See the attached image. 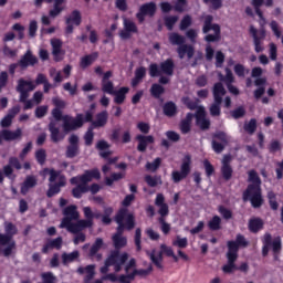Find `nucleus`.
I'll list each match as a JSON object with an SVG mask.
<instances>
[{"mask_svg":"<svg viewBox=\"0 0 283 283\" xmlns=\"http://www.w3.org/2000/svg\"><path fill=\"white\" fill-rule=\"evenodd\" d=\"M226 256L228 264L222 266L223 273H232L233 271H237L238 265H235V262L238 261V255L227 252Z\"/></svg>","mask_w":283,"mask_h":283,"instance_id":"obj_29","label":"nucleus"},{"mask_svg":"<svg viewBox=\"0 0 283 283\" xmlns=\"http://www.w3.org/2000/svg\"><path fill=\"white\" fill-rule=\"evenodd\" d=\"M23 130L17 128L15 130L2 129L0 130V145H3V140L10 143L12 140H21Z\"/></svg>","mask_w":283,"mask_h":283,"instance_id":"obj_21","label":"nucleus"},{"mask_svg":"<svg viewBox=\"0 0 283 283\" xmlns=\"http://www.w3.org/2000/svg\"><path fill=\"white\" fill-rule=\"evenodd\" d=\"M227 95V88H224V85L221 82L214 83L212 87V96L213 101H221L222 97Z\"/></svg>","mask_w":283,"mask_h":283,"instance_id":"obj_34","label":"nucleus"},{"mask_svg":"<svg viewBox=\"0 0 283 283\" xmlns=\"http://www.w3.org/2000/svg\"><path fill=\"white\" fill-rule=\"evenodd\" d=\"M35 160L38 165H45V160H48V153L45 149L40 148L35 151Z\"/></svg>","mask_w":283,"mask_h":283,"instance_id":"obj_56","label":"nucleus"},{"mask_svg":"<svg viewBox=\"0 0 283 283\" xmlns=\"http://www.w3.org/2000/svg\"><path fill=\"white\" fill-rule=\"evenodd\" d=\"M134 242L136 247V251L140 252L143 251V230L140 228H136L135 235H134Z\"/></svg>","mask_w":283,"mask_h":283,"instance_id":"obj_48","label":"nucleus"},{"mask_svg":"<svg viewBox=\"0 0 283 283\" xmlns=\"http://www.w3.org/2000/svg\"><path fill=\"white\" fill-rule=\"evenodd\" d=\"M168 39L171 45H179L177 48V54L179 59H185V56H187V59H193V54H196V49H193V45L185 44V36L174 32L169 34Z\"/></svg>","mask_w":283,"mask_h":283,"instance_id":"obj_9","label":"nucleus"},{"mask_svg":"<svg viewBox=\"0 0 283 283\" xmlns=\"http://www.w3.org/2000/svg\"><path fill=\"white\" fill-rule=\"evenodd\" d=\"M271 247L273 253H281L282 252V238L276 237L274 240L271 239Z\"/></svg>","mask_w":283,"mask_h":283,"instance_id":"obj_58","label":"nucleus"},{"mask_svg":"<svg viewBox=\"0 0 283 283\" xmlns=\"http://www.w3.org/2000/svg\"><path fill=\"white\" fill-rule=\"evenodd\" d=\"M132 34H138V27L136 25V22L125 19L124 30L119 31V38L123 41H127L132 39Z\"/></svg>","mask_w":283,"mask_h":283,"instance_id":"obj_20","label":"nucleus"},{"mask_svg":"<svg viewBox=\"0 0 283 283\" xmlns=\"http://www.w3.org/2000/svg\"><path fill=\"white\" fill-rule=\"evenodd\" d=\"M112 213H114V208L106 207L104 208V213L101 212H94L92 211V207L86 206L83 208V214H84V221H82V224H84L85 229H92L94 227V219L99 220L102 218V224H105L108 227V224H112Z\"/></svg>","mask_w":283,"mask_h":283,"instance_id":"obj_5","label":"nucleus"},{"mask_svg":"<svg viewBox=\"0 0 283 283\" xmlns=\"http://www.w3.org/2000/svg\"><path fill=\"white\" fill-rule=\"evenodd\" d=\"M96 59H98V52H93L83 56L80 61V67H82V70H87V67H90V65H92Z\"/></svg>","mask_w":283,"mask_h":283,"instance_id":"obj_38","label":"nucleus"},{"mask_svg":"<svg viewBox=\"0 0 283 283\" xmlns=\"http://www.w3.org/2000/svg\"><path fill=\"white\" fill-rule=\"evenodd\" d=\"M220 81H223L226 85L233 84V81H235V77H233V72H231V69H226V76L220 75Z\"/></svg>","mask_w":283,"mask_h":283,"instance_id":"obj_57","label":"nucleus"},{"mask_svg":"<svg viewBox=\"0 0 283 283\" xmlns=\"http://www.w3.org/2000/svg\"><path fill=\"white\" fill-rule=\"evenodd\" d=\"M136 140L138 142L137 150L142 154H145L147 151L148 145H154L155 139L151 135H137Z\"/></svg>","mask_w":283,"mask_h":283,"instance_id":"obj_25","label":"nucleus"},{"mask_svg":"<svg viewBox=\"0 0 283 283\" xmlns=\"http://www.w3.org/2000/svg\"><path fill=\"white\" fill-rule=\"evenodd\" d=\"M163 163V159L160 157H157L154 161L151 163H146V169L147 171H153L156 172L158 171V169H160V165Z\"/></svg>","mask_w":283,"mask_h":283,"instance_id":"obj_54","label":"nucleus"},{"mask_svg":"<svg viewBox=\"0 0 283 283\" xmlns=\"http://www.w3.org/2000/svg\"><path fill=\"white\" fill-rule=\"evenodd\" d=\"M94 118V113L92 111H86L85 115L78 113L75 117L72 115H64V123L62 125L64 132H76L85 125V123H92Z\"/></svg>","mask_w":283,"mask_h":283,"instance_id":"obj_8","label":"nucleus"},{"mask_svg":"<svg viewBox=\"0 0 283 283\" xmlns=\"http://www.w3.org/2000/svg\"><path fill=\"white\" fill-rule=\"evenodd\" d=\"M252 6L256 17L260 19V25H266V18H264V12H262V6H264V0H252Z\"/></svg>","mask_w":283,"mask_h":283,"instance_id":"obj_31","label":"nucleus"},{"mask_svg":"<svg viewBox=\"0 0 283 283\" xmlns=\"http://www.w3.org/2000/svg\"><path fill=\"white\" fill-rule=\"evenodd\" d=\"M104 280H108V282H113V283H116V282H119V283H132L129 281V279L127 277V274H120L119 276H117L114 273H108V274H106Z\"/></svg>","mask_w":283,"mask_h":283,"instance_id":"obj_44","label":"nucleus"},{"mask_svg":"<svg viewBox=\"0 0 283 283\" xmlns=\"http://www.w3.org/2000/svg\"><path fill=\"white\" fill-rule=\"evenodd\" d=\"M95 269L96 266L95 265H86L85 268L83 266H80L77 269V273L80 275H86L84 276V283H92V280H94V275H96V272H95Z\"/></svg>","mask_w":283,"mask_h":283,"instance_id":"obj_28","label":"nucleus"},{"mask_svg":"<svg viewBox=\"0 0 283 283\" xmlns=\"http://www.w3.org/2000/svg\"><path fill=\"white\" fill-rule=\"evenodd\" d=\"M145 182L148 185V187H158V182L161 184L163 181L158 176L153 177L151 175H146Z\"/></svg>","mask_w":283,"mask_h":283,"instance_id":"obj_59","label":"nucleus"},{"mask_svg":"<svg viewBox=\"0 0 283 283\" xmlns=\"http://www.w3.org/2000/svg\"><path fill=\"white\" fill-rule=\"evenodd\" d=\"M64 218L60 224L61 229H65L69 233H78L84 231V219L81 218V213H78V208L74 205L67 206L63 210Z\"/></svg>","mask_w":283,"mask_h":283,"instance_id":"obj_3","label":"nucleus"},{"mask_svg":"<svg viewBox=\"0 0 283 283\" xmlns=\"http://www.w3.org/2000/svg\"><path fill=\"white\" fill-rule=\"evenodd\" d=\"M218 211L222 216L223 220H231V218H233V212L224 206H219Z\"/></svg>","mask_w":283,"mask_h":283,"instance_id":"obj_63","label":"nucleus"},{"mask_svg":"<svg viewBox=\"0 0 283 283\" xmlns=\"http://www.w3.org/2000/svg\"><path fill=\"white\" fill-rule=\"evenodd\" d=\"M84 143L86 145V147H92L93 143H94V128L93 126H90L86 130V133L84 134Z\"/></svg>","mask_w":283,"mask_h":283,"instance_id":"obj_55","label":"nucleus"},{"mask_svg":"<svg viewBox=\"0 0 283 283\" xmlns=\"http://www.w3.org/2000/svg\"><path fill=\"white\" fill-rule=\"evenodd\" d=\"M53 249H55L56 251H61V249H63V237L48 239L44 245L42 247L41 252L44 255H48L50 251H52Z\"/></svg>","mask_w":283,"mask_h":283,"instance_id":"obj_23","label":"nucleus"},{"mask_svg":"<svg viewBox=\"0 0 283 283\" xmlns=\"http://www.w3.org/2000/svg\"><path fill=\"white\" fill-rule=\"evenodd\" d=\"M196 125L202 129V132H207L209 127H211V120L207 118V111H205V106H199L195 113Z\"/></svg>","mask_w":283,"mask_h":283,"instance_id":"obj_19","label":"nucleus"},{"mask_svg":"<svg viewBox=\"0 0 283 283\" xmlns=\"http://www.w3.org/2000/svg\"><path fill=\"white\" fill-rule=\"evenodd\" d=\"M49 132L51 134L52 143H60V140H63V135H61V130L56 127V122L49 123Z\"/></svg>","mask_w":283,"mask_h":283,"instance_id":"obj_36","label":"nucleus"},{"mask_svg":"<svg viewBox=\"0 0 283 283\" xmlns=\"http://www.w3.org/2000/svg\"><path fill=\"white\" fill-rule=\"evenodd\" d=\"M163 112L167 118H174L178 114V106L172 101L166 102L163 106Z\"/></svg>","mask_w":283,"mask_h":283,"instance_id":"obj_35","label":"nucleus"},{"mask_svg":"<svg viewBox=\"0 0 283 283\" xmlns=\"http://www.w3.org/2000/svg\"><path fill=\"white\" fill-rule=\"evenodd\" d=\"M81 258V253L77 250H74L71 253L64 252L62 253V262L63 264H70L72 262H76Z\"/></svg>","mask_w":283,"mask_h":283,"instance_id":"obj_42","label":"nucleus"},{"mask_svg":"<svg viewBox=\"0 0 283 283\" xmlns=\"http://www.w3.org/2000/svg\"><path fill=\"white\" fill-rule=\"evenodd\" d=\"M51 46H52V54L53 56H59V54L62 53V60L65 56V51L63 50V41L59 39L51 40Z\"/></svg>","mask_w":283,"mask_h":283,"instance_id":"obj_37","label":"nucleus"},{"mask_svg":"<svg viewBox=\"0 0 283 283\" xmlns=\"http://www.w3.org/2000/svg\"><path fill=\"white\" fill-rule=\"evenodd\" d=\"M83 18L81 17V11L73 10L69 17L65 18V34L74 33V25H81Z\"/></svg>","mask_w":283,"mask_h":283,"instance_id":"obj_18","label":"nucleus"},{"mask_svg":"<svg viewBox=\"0 0 283 283\" xmlns=\"http://www.w3.org/2000/svg\"><path fill=\"white\" fill-rule=\"evenodd\" d=\"M127 260H129V253L111 251L109 255L104 262V266H102L99 271L103 275H105L109 272V266H114L115 273H120V271H123V265L126 264Z\"/></svg>","mask_w":283,"mask_h":283,"instance_id":"obj_7","label":"nucleus"},{"mask_svg":"<svg viewBox=\"0 0 283 283\" xmlns=\"http://www.w3.org/2000/svg\"><path fill=\"white\" fill-rule=\"evenodd\" d=\"M156 2H147L140 6L139 11L136 13V19L139 23L145 22V17H155L156 14Z\"/></svg>","mask_w":283,"mask_h":283,"instance_id":"obj_17","label":"nucleus"},{"mask_svg":"<svg viewBox=\"0 0 283 283\" xmlns=\"http://www.w3.org/2000/svg\"><path fill=\"white\" fill-rule=\"evenodd\" d=\"M222 101L213 99V103L210 105V115L211 116H220L222 114L221 111Z\"/></svg>","mask_w":283,"mask_h":283,"instance_id":"obj_53","label":"nucleus"},{"mask_svg":"<svg viewBox=\"0 0 283 283\" xmlns=\"http://www.w3.org/2000/svg\"><path fill=\"white\" fill-rule=\"evenodd\" d=\"M248 229L251 231V233H258L261 231V229H264V221H262L260 218L250 219Z\"/></svg>","mask_w":283,"mask_h":283,"instance_id":"obj_39","label":"nucleus"},{"mask_svg":"<svg viewBox=\"0 0 283 283\" xmlns=\"http://www.w3.org/2000/svg\"><path fill=\"white\" fill-rule=\"evenodd\" d=\"M107 111H102L96 115V120L92 119L91 127L94 129H98V127H105V125H107Z\"/></svg>","mask_w":283,"mask_h":283,"instance_id":"obj_32","label":"nucleus"},{"mask_svg":"<svg viewBox=\"0 0 283 283\" xmlns=\"http://www.w3.org/2000/svg\"><path fill=\"white\" fill-rule=\"evenodd\" d=\"M211 30L214 32L213 34H209V32H211ZM202 33L207 34L205 36V41L207 43H218V41H220V39H221L220 24L213 23V15L208 14L205 17Z\"/></svg>","mask_w":283,"mask_h":283,"instance_id":"obj_11","label":"nucleus"},{"mask_svg":"<svg viewBox=\"0 0 283 283\" xmlns=\"http://www.w3.org/2000/svg\"><path fill=\"white\" fill-rule=\"evenodd\" d=\"M81 154V144L77 135H71L69 137V145L66 146L65 157L76 158Z\"/></svg>","mask_w":283,"mask_h":283,"instance_id":"obj_16","label":"nucleus"},{"mask_svg":"<svg viewBox=\"0 0 283 283\" xmlns=\"http://www.w3.org/2000/svg\"><path fill=\"white\" fill-rule=\"evenodd\" d=\"M38 185L36 177L29 175L24 179V181L21 184L20 193L22 196H28L30 193V189H34V187Z\"/></svg>","mask_w":283,"mask_h":283,"instance_id":"obj_27","label":"nucleus"},{"mask_svg":"<svg viewBox=\"0 0 283 283\" xmlns=\"http://www.w3.org/2000/svg\"><path fill=\"white\" fill-rule=\"evenodd\" d=\"M248 182L250 184L242 195L243 201L250 202L253 209H260L264 205V198L262 197V179L255 169L248 171Z\"/></svg>","mask_w":283,"mask_h":283,"instance_id":"obj_2","label":"nucleus"},{"mask_svg":"<svg viewBox=\"0 0 283 283\" xmlns=\"http://www.w3.org/2000/svg\"><path fill=\"white\" fill-rule=\"evenodd\" d=\"M53 1H54L53 9L49 11V17H51V19H56V17H59V14H61V12L65 10V8H63L62 6L65 3V0H53Z\"/></svg>","mask_w":283,"mask_h":283,"instance_id":"obj_40","label":"nucleus"},{"mask_svg":"<svg viewBox=\"0 0 283 283\" xmlns=\"http://www.w3.org/2000/svg\"><path fill=\"white\" fill-rule=\"evenodd\" d=\"M268 200L272 211H277L280 203H277V195L273 191L268 192Z\"/></svg>","mask_w":283,"mask_h":283,"instance_id":"obj_50","label":"nucleus"},{"mask_svg":"<svg viewBox=\"0 0 283 283\" xmlns=\"http://www.w3.org/2000/svg\"><path fill=\"white\" fill-rule=\"evenodd\" d=\"M220 171L223 180L227 182L233 178V166H221Z\"/></svg>","mask_w":283,"mask_h":283,"instance_id":"obj_52","label":"nucleus"},{"mask_svg":"<svg viewBox=\"0 0 283 283\" xmlns=\"http://www.w3.org/2000/svg\"><path fill=\"white\" fill-rule=\"evenodd\" d=\"M167 30H174L176 23H178V15H170L164 19Z\"/></svg>","mask_w":283,"mask_h":283,"instance_id":"obj_62","label":"nucleus"},{"mask_svg":"<svg viewBox=\"0 0 283 283\" xmlns=\"http://www.w3.org/2000/svg\"><path fill=\"white\" fill-rule=\"evenodd\" d=\"M243 129L244 132H247V134H249L250 136H253V134H255L258 129V119L251 118L249 123H245L243 125Z\"/></svg>","mask_w":283,"mask_h":283,"instance_id":"obj_47","label":"nucleus"},{"mask_svg":"<svg viewBox=\"0 0 283 283\" xmlns=\"http://www.w3.org/2000/svg\"><path fill=\"white\" fill-rule=\"evenodd\" d=\"M208 229L210 231H220L222 229V219L216 214L208 221Z\"/></svg>","mask_w":283,"mask_h":283,"instance_id":"obj_43","label":"nucleus"},{"mask_svg":"<svg viewBox=\"0 0 283 283\" xmlns=\"http://www.w3.org/2000/svg\"><path fill=\"white\" fill-rule=\"evenodd\" d=\"M102 92H104V94H114V82L112 81H107V82H102Z\"/></svg>","mask_w":283,"mask_h":283,"instance_id":"obj_64","label":"nucleus"},{"mask_svg":"<svg viewBox=\"0 0 283 283\" xmlns=\"http://www.w3.org/2000/svg\"><path fill=\"white\" fill-rule=\"evenodd\" d=\"M211 145L214 154H222L228 144L212 139Z\"/></svg>","mask_w":283,"mask_h":283,"instance_id":"obj_60","label":"nucleus"},{"mask_svg":"<svg viewBox=\"0 0 283 283\" xmlns=\"http://www.w3.org/2000/svg\"><path fill=\"white\" fill-rule=\"evenodd\" d=\"M271 240H272L271 233H265L263 238V247H262L263 258H266V255H269V251L271 249Z\"/></svg>","mask_w":283,"mask_h":283,"instance_id":"obj_49","label":"nucleus"},{"mask_svg":"<svg viewBox=\"0 0 283 283\" xmlns=\"http://www.w3.org/2000/svg\"><path fill=\"white\" fill-rule=\"evenodd\" d=\"M174 70H176V63L174 59L168 57L166 61L159 63H150L148 66V74L151 78H158V76H174Z\"/></svg>","mask_w":283,"mask_h":283,"instance_id":"obj_10","label":"nucleus"},{"mask_svg":"<svg viewBox=\"0 0 283 283\" xmlns=\"http://www.w3.org/2000/svg\"><path fill=\"white\" fill-rule=\"evenodd\" d=\"M67 181L65 180V176H60L59 182L50 184L49 189L46 191L48 198H54L57 193H61V187H65Z\"/></svg>","mask_w":283,"mask_h":283,"instance_id":"obj_26","label":"nucleus"},{"mask_svg":"<svg viewBox=\"0 0 283 283\" xmlns=\"http://www.w3.org/2000/svg\"><path fill=\"white\" fill-rule=\"evenodd\" d=\"M35 88L36 86L34 85V83H32V81L20 78L15 88L17 92L20 94V103H25L28 98H30V92H34Z\"/></svg>","mask_w":283,"mask_h":283,"instance_id":"obj_14","label":"nucleus"},{"mask_svg":"<svg viewBox=\"0 0 283 283\" xmlns=\"http://www.w3.org/2000/svg\"><path fill=\"white\" fill-rule=\"evenodd\" d=\"M104 245L105 242L103 241V239L97 238L88 251V258H95L97 262H101V260H103V254L98 253V251L103 249Z\"/></svg>","mask_w":283,"mask_h":283,"instance_id":"obj_24","label":"nucleus"},{"mask_svg":"<svg viewBox=\"0 0 283 283\" xmlns=\"http://www.w3.org/2000/svg\"><path fill=\"white\" fill-rule=\"evenodd\" d=\"M228 253H232L233 255H238L240 248L247 249L249 247V241L244 238L243 234H237L235 241L230 240L227 242Z\"/></svg>","mask_w":283,"mask_h":283,"instance_id":"obj_15","label":"nucleus"},{"mask_svg":"<svg viewBox=\"0 0 283 283\" xmlns=\"http://www.w3.org/2000/svg\"><path fill=\"white\" fill-rule=\"evenodd\" d=\"M94 179L101 180V170H98V168L85 170L83 175L72 177L70 179V184L75 186L71 190L73 198L81 200V198H83V193H88V191L92 193V196H96V193L101 191V185L92 184L90 186V182H92Z\"/></svg>","mask_w":283,"mask_h":283,"instance_id":"obj_1","label":"nucleus"},{"mask_svg":"<svg viewBox=\"0 0 283 283\" xmlns=\"http://www.w3.org/2000/svg\"><path fill=\"white\" fill-rule=\"evenodd\" d=\"M181 103L187 107V109H191V111L198 109V107H200L198 106V104L200 103V99L196 98V101H193L189 96H184L181 98Z\"/></svg>","mask_w":283,"mask_h":283,"instance_id":"obj_46","label":"nucleus"},{"mask_svg":"<svg viewBox=\"0 0 283 283\" xmlns=\"http://www.w3.org/2000/svg\"><path fill=\"white\" fill-rule=\"evenodd\" d=\"M189 174H191V155H186L181 161L180 171L174 170L171 172V180L175 185L182 182Z\"/></svg>","mask_w":283,"mask_h":283,"instance_id":"obj_12","label":"nucleus"},{"mask_svg":"<svg viewBox=\"0 0 283 283\" xmlns=\"http://www.w3.org/2000/svg\"><path fill=\"white\" fill-rule=\"evenodd\" d=\"M117 224L116 233L113 235L123 237L125 231H133L136 227V217L127 208H120L115 214Z\"/></svg>","mask_w":283,"mask_h":283,"instance_id":"obj_6","label":"nucleus"},{"mask_svg":"<svg viewBox=\"0 0 283 283\" xmlns=\"http://www.w3.org/2000/svg\"><path fill=\"white\" fill-rule=\"evenodd\" d=\"M147 76V69L145 66H139L135 70V76L132 78V87H138L140 82Z\"/></svg>","mask_w":283,"mask_h":283,"instance_id":"obj_33","label":"nucleus"},{"mask_svg":"<svg viewBox=\"0 0 283 283\" xmlns=\"http://www.w3.org/2000/svg\"><path fill=\"white\" fill-rule=\"evenodd\" d=\"M36 63H39V57H36V55H34L30 50H28L18 61V65L21 67V70H27V67H34Z\"/></svg>","mask_w":283,"mask_h":283,"instance_id":"obj_22","label":"nucleus"},{"mask_svg":"<svg viewBox=\"0 0 283 283\" xmlns=\"http://www.w3.org/2000/svg\"><path fill=\"white\" fill-rule=\"evenodd\" d=\"M127 94H129V87L122 86L119 90L114 91L112 94L114 97V103L116 105H123L125 103V99L127 98Z\"/></svg>","mask_w":283,"mask_h":283,"instance_id":"obj_30","label":"nucleus"},{"mask_svg":"<svg viewBox=\"0 0 283 283\" xmlns=\"http://www.w3.org/2000/svg\"><path fill=\"white\" fill-rule=\"evenodd\" d=\"M118 30V24L113 23L109 29L104 30V36L106 38L103 40L104 45H107V43L114 41V32Z\"/></svg>","mask_w":283,"mask_h":283,"instance_id":"obj_45","label":"nucleus"},{"mask_svg":"<svg viewBox=\"0 0 283 283\" xmlns=\"http://www.w3.org/2000/svg\"><path fill=\"white\" fill-rule=\"evenodd\" d=\"M112 240L115 249L113 251L120 253V249H125V247H127V237L113 235Z\"/></svg>","mask_w":283,"mask_h":283,"instance_id":"obj_41","label":"nucleus"},{"mask_svg":"<svg viewBox=\"0 0 283 283\" xmlns=\"http://www.w3.org/2000/svg\"><path fill=\"white\" fill-rule=\"evenodd\" d=\"M172 247H178V249H187V247H189V241L187 238H180V235H177V239L172 241Z\"/></svg>","mask_w":283,"mask_h":283,"instance_id":"obj_61","label":"nucleus"},{"mask_svg":"<svg viewBox=\"0 0 283 283\" xmlns=\"http://www.w3.org/2000/svg\"><path fill=\"white\" fill-rule=\"evenodd\" d=\"M250 36L253 39V45H254V51L256 54H260V52H264V40L266 39V30L264 28L255 29V27L250 25L249 29Z\"/></svg>","mask_w":283,"mask_h":283,"instance_id":"obj_13","label":"nucleus"},{"mask_svg":"<svg viewBox=\"0 0 283 283\" xmlns=\"http://www.w3.org/2000/svg\"><path fill=\"white\" fill-rule=\"evenodd\" d=\"M19 233V228L17 224L6 221L4 222V233H0V255L4 258H10L12 255V250L17 249V241L14 235Z\"/></svg>","mask_w":283,"mask_h":283,"instance_id":"obj_4","label":"nucleus"},{"mask_svg":"<svg viewBox=\"0 0 283 283\" xmlns=\"http://www.w3.org/2000/svg\"><path fill=\"white\" fill-rule=\"evenodd\" d=\"M165 94V86L160 84H153L150 87V95L153 98H160V96Z\"/></svg>","mask_w":283,"mask_h":283,"instance_id":"obj_51","label":"nucleus"}]
</instances>
